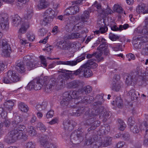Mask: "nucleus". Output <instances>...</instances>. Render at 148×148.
Wrapping results in <instances>:
<instances>
[{
	"label": "nucleus",
	"instance_id": "c03bdc74",
	"mask_svg": "<svg viewBox=\"0 0 148 148\" xmlns=\"http://www.w3.org/2000/svg\"><path fill=\"white\" fill-rule=\"evenodd\" d=\"M72 15L76 14L79 11V8L77 5L70 7Z\"/></svg>",
	"mask_w": 148,
	"mask_h": 148
},
{
	"label": "nucleus",
	"instance_id": "b1692460",
	"mask_svg": "<svg viewBox=\"0 0 148 148\" xmlns=\"http://www.w3.org/2000/svg\"><path fill=\"white\" fill-rule=\"evenodd\" d=\"M33 12L32 7L31 6L28 7L27 13L24 16L25 19L27 20L30 19L32 16Z\"/></svg>",
	"mask_w": 148,
	"mask_h": 148
},
{
	"label": "nucleus",
	"instance_id": "a18cd8bd",
	"mask_svg": "<svg viewBox=\"0 0 148 148\" xmlns=\"http://www.w3.org/2000/svg\"><path fill=\"white\" fill-rule=\"evenodd\" d=\"M29 1V0H16V5L19 8H21L24 4Z\"/></svg>",
	"mask_w": 148,
	"mask_h": 148
},
{
	"label": "nucleus",
	"instance_id": "7ed1b4c3",
	"mask_svg": "<svg viewBox=\"0 0 148 148\" xmlns=\"http://www.w3.org/2000/svg\"><path fill=\"white\" fill-rule=\"evenodd\" d=\"M69 71L61 69L58 71V73H61L62 74L59 76V81L56 86V90H58L62 88L65 80L68 79L72 76L71 73Z\"/></svg>",
	"mask_w": 148,
	"mask_h": 148
},
{
	"label": "nucleus",
	"instance_id": "4c0bfd02",
	"mask_svg": "<svg viewBox=\"0 0 148 148\" xmlns=\"http://www.w3.org/2000/svg\"><path fill=\"white\" fill-rule=\"evenodd\" d=\"M89 12L87 11L84 12L83 14L81 16V20L84 22H86L89 17Z\"/></svg>",
	"mask_w": 148,
	"mask_h": 148
},
{
	"label": "nucleus",
	"instance_id": "ea45409f",
	"mask_svg": "<svg viewBox=\"0 0 148 148\" xmlns=\"http://www.w3.org/2000/svg\"><path fill=\"white\" fill-rule=\"evenodd\" d=\"M101 12L100 13L101 16L103 15V16L102 17L106 16L107 15L111 13L112 10L109 8H108L107 9L104 10H101Z\"/></svg>",
	"mask_w": 148,
	"mask_h": 148
},
{
	"label": "nucleus",
	"instance_id": "5fc2aeb1",
	"mask_svg": "<svg viewBox=\"0 0 148 148\" xmlns=\"http://www.w3.org/2000/svg\"><path fill=\"white\" fill-rule=\"evenodd\" d=\"M46 137H41L40 140V145L43 147L45 146L46 143Z\"/></svg>",
	"mask_w": 148,
	"mask_h": 148
},
{
	"label": "nucleus",
	"instance_id": "6e6552de",
	"mask_svg": "<svg viewBox=\"0 0 148 148\" xmlns=\"http://www.w3.org/2000/svg\"><path fill=\"white\" fill-rule=\"evenodd\" d=\"M85 53L82 54L80 56H78L75 60L61 61H59L56 62L58 64H63L71 66H74L76 65L78 62H80L85 58Z\"/></svg>",
	"mask_w": 148,
	"mask_h": 148
},
{
	"label": "nucleus",
	"instance_id": "79ce46f5",
	"mask_svg": "<svg viewBox=\"0 0 148 148\" xmlns=\"http://www.w3.org/2000/svg\"><path fill=\"white\" fill-rule=\"evenodd\" d=\"M67 38L69 39H73L80 38V35L78 33H72L71 34L67 36Z\"/></svg>",
	"mask_w": 148,
	"mask_h": 148
},
{
	"label": "nucleus",
	"instance_id": "680f3d73",
	"mask_svg": "<svg viewBox=\"0 0 148 148\" xmlns=\"http://www.w3.org/2000/svg\"><path fill=\"white\" fill-rule=\"evenodd\" d=\"M94 59L92 58L89 60H88L87 62L86 63L83 65H85V66L89 67L90 65H91L95 62H94Z\"/></svg>",
	"mask_w": 148,
	"mask_h": 148
},
{
	"label": "nucleus",
	"instance_id": "a19ab883",
	"mask_svg": "<svg viewBox=\"0 0 148 148\" xmlns=\"http://www.w3.org/2000/svg\"><path fill=\"white\" fill-rule=\"evenodd\" d=\"M145 8L144 7H143L142 5H138L137 7L136 11L138 13H142L143 14L145 13H148V10H145Z\"/></svg>",
	"mask_w": 148,
	"mask_h": 148
},
{
	"label": "nucleus",
	"instance_id": "c85d7f7f",
	"mask_svg": "<svg viewBox=\"0 0 148 148\" xmlns=\"http://www.w3.org/2000/svg\"><path fill=\"white\" fill-rule=\"evenodd\" d=\"M14 105V103L12 101L10 100L5 102L3 104L5 107L10 112L12 109V107Z\"/></svg>",
	"mask_w": 148,
	"mask_h": 148
},
{
	"label": "nucleus",
	"instance_id": "20e7f679",
	"mask_svg": "<svg viewBox=\"0 0 148 148\" xmlns=\"http://www.w3.org/2000/svg\"><path fill=\"white\" fill-rule=\"evenodd\" d=\"M89 67L85 66V65L81 66L79 68L75 71H69L72 75L74 74L78 75L79 77H89L92 75V73Z\"/></svg>",
	"mask_w": 148,
	"mask_h": 148
},
{
	"label": "nucleus",
	"instance_id": "f704fd0d",
	"mask_svg": "<svg viewBox=\"0 0 148 148\" xmlns=\"http://www.w3.org/2000/svg\"><path fill=\"white\" fill-rule=\"evenodd\" d=\"M133 40L134 46L135 48L137 49H141L142 46L143 45V44H142L138 39L135 40L133 39Z\"/></svg>",
	"mask_w": 148,
	"mask_h": 148
},
{
	"label": "nucleus",
	"instance_id": "6e6d98bb",
	"mask_svg": "<svg viewBox=\"0 0 148 148\" xmlns=\"http://www.w3.org/2000/svg\"><path fill=\"white\" fill-rule=\"evenodd\" d=\"M120 37L119 36L115 35L110 33L109 35V38L112 41H115L118 39Z\"/></svg>",
	"mask_w": 148,
	"mask_h": 148
},
{
	"label": "nucleus",
	"instance_id": "4468645a",
	"mask_svg": "<svg viewBox=\"0 0 148 148\" xmlns=\"http://www.w3.org/2000/svg\"><path fill=\"white\" fill-rule=\"evenodd\" d=\"M125 78V82L127 85H130L133 83V85L135 84L138 79L133 74H126L124 75Z\"/></svg>",
	"mask_w": 148,
	"mask_h": 148
},
{
	"label": "nucleus",
	"instance_id": "cd10ccee",
	"mask_svg": "<svg viewBox=\"0 0 148 148\" xmlns=\"http://www.w3.org/2000/svg\"><path fill=\"white\" fill-rule=\"evenodd\" d=\"M97 52L93 53V54L96 58L98 62H99L103 60V58L101 56L103 54V52L101 51L97 50Z\"/></svg>",
	"mask_w": 148,
	"mask_h": 148
},
{
	"label": "nucleus",
	"instance_id": "5701e85b",
	"mask_svg": "<svg viewBox=\"0 0 148 148\" xmlns=\"http://www.w3.org/2000/svg\"><path fill=\"white\" fill-rule=\"evenodd\" d=\"M105 39L102 38L100 42V45L97 48V50L102 51L108 48V43L105 42Z\"/></svg>",
	"mask_w": 148,
	"mask_h": 148
},
{
	"label": "nucleus",
	"instance_id": "4d7b16f0",
	"mask_svg": "<svg viewBox=\"0 0 148 148\" xmlns=\"http://www.w3.org/2000/svg\"><path fill=\"white\" fill-rule=\"evenodd\" d=\"M95 140L94 138H92L91 137H89L85 141V144L88 145H90L93 143Z\"/></svg>",
	"mask_w": 148,
	"mask_h": 148
},
{
	"label": "nucleus",
	"instance_id": "338daca9",
	"mask_svg": "<svg viewBox=\"0 0 148 148\" xmlns=\"http://www.w3.org/2000/svg\"><path fill=\"white\" fill-rule=\"evenodd\" d=\"M27 37L29 41H33L35 39V36L32 34H28L27 35Z\"/></svg>",
	"mask_w": 148,
	"mask_h": 148
},
{
	"label": "nucleus",
	"instance_id": "c756f323",
	"mask_svg": "<svg viewBox=\"0 0 148 148\" xmlns=\"http://www.w3.org/2000/svg\"><path fill=\"white\" fill-rule=\"evenodd\" d=\"M92 111L89 110V111H86L84 117H85L86 116L87 117L89 118L87 120L86 123L88 125H92L93 124L94 122L96 120V118H95V117H90L89 116L88 114H86V113L87 112H90V111Z\"/></svg>",
	"mask_w": 148,
	"mask_h": 148
},
{
	"label": "nucleus",
	"instance_id": "bf43d9fd",
	"mask_svg": "<svg viewBox=\"0 0 148 148\" xmlns=\"http://www.w3.org/2000/svg\"><path fill=\"white\" fill-rule=\"evenodd\" d=\"M78 104L79 103H82L87 104V103H90L91 101L90 100H88V97H85L84 98L81 100L78 101Z\"/></svg>",
	"mask_w": 148,
	"mask_h": 148
},
{
	"label": "nucleus",
	"instance_id": "864d4df0",
	"mask_svg": "<svg viewBox=\"0 0 148 148\" xmlns=\"http://www.w3.org/2000/svg\"><path fill=\"white\" fill-rule=\"evenodd\" d=\"M141 53L144 55H148V44L145 45V46L143 48Z\"/></svg>",
	"mask_w": 148,
	"mask_h": 148
},
{
	"label": "nucleus",
	"instance_id": "e433bc0d",
	"mask_svg": "<svg viewBox=\"0 0 148 148\" xmlns=\"http://www.w3.org/2000/svg\"><path fill=\"white\" fill-rule=\"evenodd\" d=\"M140 125L137 124L136 125L131 126L130 127V129L131 131L134 133H138L140 130Z\"/></svg>",
	"mask_w": 148,
	"mask_h": 148
},
{
	"label": "nucleus",
	"instance_id": "69168bd1",
	"mask_svg": "<svg viewBox=\"0 0 148 148\" xmlns=\"http://www.w3.org/2000/svg\"><path fill=\"white\" fill-rule=\"evenodd\" d=\"M100 123V122L99 121L96 120V119L93 124L92 125V129H95L96 127L99 125Z\"/></svg>",
	"mask_w": 148,
	"mask_h": 148
},
{
	"label": "nucleus",
	"instance_id": "a211bd4d",
	"mask_svg": "<svg viewBox=\"0 0 148 148\" xmlns=\"http://www.w3.org/2000/svg\"><path fill=\"white\" fill-rule=\"evenodd\" d=\"M122 83L115 80L114 81L112 84L111 88L113 90L117 92L121 88Z\"/></svg>",
	"mask_w": 148,
	"mask_h": 148
},
{
	"label": "nucleus",
	"instance_id": "2eb2a0df",
	"mask_svg": "<svg viewBox=\"0 0 148 148\" xmlns=\"http://www.w3.org/2000/svg\"><path fill=\"white\" fill-rule=\"evenodd\" d=\"M144 22L145 23V26L143 28L138 27L135 29L134 33L136 35L138 32L148 34V17L145 18Z\"/></svg>",
	"mask_w": 148,
	"mask_h": 148
},
{
	"label": "nucleus",
	"instance_id": "0e129e2a",
	"mask_svg": "<svg viewBox=\"0 0 148 148\" xmlns=\"http://www.w3.org/2000/svg\"><path fill=\"white\" fill-rule=\"evenodd\" d=\"M145 140L144 141V144L145 145H148V129L146 130L145 131Z\"/></svg>",
	"mask_w": 148,
	"mask_h": 148
},
{
	"label": "nucleus",
	"instance_id": "f257e3e1",
	"mask_svg": "<svg viewBox=\"0 0 148 148\" xmlns=\"http://www.w3.org/2000/svg\"><path fill=\"white\" fill-rule=\"evenodd\" d=\"M12 128L13 130L9 133L8 136L5 139V141L6 143H11L17 140L22 139L25 141L27 139L28 136L22 132L25 129V126L18 123L16 127L12 126Z\"/></svg>",
	"mask_w": 148,
	"mask_h": 148
},
{
	"label": "nucleus",
	"instance_id": "f3484780",
	"mask_svg": "<svg viewBox=\"0 0 148 148\" xmlns=\"http://www.w3.org/2000/svg\"><path fill=\"white\" fill-rule=\"evenodd\" d=\"M15 67L16 70L20 73H24L25 71V65L20 61L18 60L16 62Z\"/></svg>",
	"mask_w": 148,
	"mask_h": 148
},
{
	"label": "nucleus",
	"instance_id": "37998d69",
	"mask_svg": "<svg viewBox=\"0 0 148 148\" xmlns=\"http://www.w3.org/2000/svg\"><path fill=\"white\" fill-rule=\"evenodd\" d=\"M137 93H138V92H137ZM128 94L131 97L132 100H134L135 99H137L138 97L136 95V92L135 91V90L133 89L131 90L129 92Z\"/></svg>",
	"mask_w": 148,
	"mask_h": 148
},
{
	"label": "nucleus",
	"instance_id": "0eeeda50",
	"mask_svg": "<svg viewBox=\"0 0 148 148\" xmlns=\"http://www.w3.org/2000/svg\"><path fill=\"white\" fill-rule=\"evenodd\" d=\"M84 134L79 130L73 132L71 136V140L74 144H78L82 141L84 139Z\"/></svg>",
	"mask_w": 148,
	"mask_h": 148
},
{
	"label": "nucleus",
	"instance_id": "9b49d317",
	"mask_svg": "<svg viewBox=\"0 0 148 148\" xmlns=\"http://www.w3.org/2000/svg\"><path fill=\"white\" fill-rule=\"evenodd\" d=\"M133 34V39H138L142 44L146 43L148 41V34L138 32L136 35L135 34L134 31Z\"/></svg>",
	"mask_w": 148,
	"mask_h": 148
},
{
	"label": "nucleus",
	"instance_id": "7c9ffc66",
	"mask_svg": "<svg viewBox=\"0 0 148 148\" xmlns=\"http://www.w3.org/2000/svg\"><path fill=\"white\" fill-rule=\"evenodd\" d=\"M7 109L5 106L3 105L0 107V115L3 119H5L7 117V112H8Z\"/></svg>",
	"mask_w": 148,
	"mask_h": 148
},
{
	"label": "nucleus",
	"instance_id": "49530a36",
	"mask_svg": "<svg viewBox=\"0 0 148 148\" xmlns=\"http://www.w3.org/2000/svg\"><path fill=\"white\" fill-rule=\"evenodd\" d=\"M115 101L116 105L119 108H121L122 107L123 103V101L121 97H117Z\"/></svg>",
	"mask_w": 148,
	"mask_h": 148
},
{
	"label": "nucleus",
	"instance_id": "e2e57ef3",
	"mask_svg": "<svg viewBox=\"0 0 148 148\" xmlns=\"http://www.w3.org/2000/svg\"><path fill=\"white\" fill-rule=\"evenodd\" d=\"M35 146V143L32 141L28 142L25 145L26 148H34Z\"/></svg>",
	"mask_w": 148,
	"mask_h": 148
},
{
	"label": "nucleus",
	"instance_id": "aec40b11",
	"mask_svg": "<svg viewBox=\"0 0 148 148\" xmlns=\"http://www.w3.org/2000/svg\"><path fill=\"white\" fill-rule=\"evenodd\" d=\"M80 82L78 80H74L68 84V88L75 89L78 88L80 85Z\"/></svg>",
	"mask_w": 148,
	"mask_h": 148
},
{
	"label": "nucleus",
	"instance_id": "8fccbe9b",
	"mask_svg": "<svg viewBox=\"0 0 148 148\" xmlns=\"http://www.w3.org/2000/svg\"><path fill=\"white\" fill-rule=\"evenodd\" d=\"M38 6L39 9H42L46 7L45 0H40V3L38 4Z\"/></svg>",
	"mask_w": 148,
	"mask_h": 148
},
{
	"label": "nucleus",
	"instance_id": "72a5a7b5",
	"mask_svg": "<svg viewBox=\"0 0 148 148\" xmlns=\"http://www.w3.org/2000/svg\"><path fill=\"white\" fill-rule=\"evenodd\" d=\"M47 11V13L49 15L48 17V21L49 22L52 21L54 17L55 12L54 10L51 9H48Z\"/></svg>",
	"mask_w": 148,
	"mask_h": 148
},
{
	"label": "nucleus",
	"instance_id": "f8f14e48",
	"mask_svg": "<svg viewBox=\"0 0 148 148\" xmlns=\"http://www.w3.org/2000/svg\"><path fill=\"white\" fill-rule=\"evenodd\" d=\"M7 77L9 78L12 82H16L21 80V77L14 71H9L7 73Z\"/></svg>",
	"mask_w": 148,
	"mask_h": 148
},
{
	"label": "nucleus",
	"instance_id": "9d476101",
	"mask_svg": "<svg viewBox=\"0 0 148 148\" xmlns=\"http://www.w3.org/2000/svg\"><path fill=\"white\" fill-rule=\"evenodd\" d=\"M66 92H69V99H74L75 103L76 104H77L78 103V100H80L81 98V95L82 94L81 92L80 91V90L79 89L78 90H73V91L71 93V91H68Z\"/></svg>",
	"mask_w": 148,
	"mask_h": 148
},
{
	"label": "nucleus",
	"instance_id": "13d9d810",
	"mask_svg": "<svg viewBox=\"0 0 148 148\" xmlns=\"http://www.w3.org/2000/svg\"><path fill=\"white\" fill-rule=\"evenodd\" d=\"M84 108L82 109H79L76 111V112H73V115L76 116H79L81 114H82L84 112Z\"/></svg>",
	"mask_w": 148,
	"mask_h": 148
},
{
	"label": "nucleus",
	"instance_id": "393cba45",
	"mask_svg": "<svg viewBox=\"0 0 148 148\" xmlns=\"http://www.w3.org/2000/svg\"><path fill=\"white\" fill-rule=\"evenodd\" d=\"M18 108L22 112H27L29 110V108L24 103L19 102L18 104Z\"/></svg>",
	"mask_w": 148,
	"mask_h": 148
},
{
	"label": "nucleus",
	"instance_id": "de8ad7c7",
	"mask_svg": "<svg viewBox=\"0 0 148 148\" xmlns=\"http://www.w3.org/2000/svg\"><path fill=\"white\" fill-rule=\"evenodd\" d=\"M9 50V49H8V50H5V49L3 50L1 53L2 56L4 57H9L11 52V50Z\"/></svg>",
	"mask_w": 148,
	"mask_h": 148
},
{
	"label": "nucleus",
	"instance_id": "774afa93",
	"mask_svg": "<svg viewBox=\"0 0 148 148\" xmlns=\"http://www.w3.org/2000/svg\"><path fill=\"white\" fill-rule=\"evenodd\" d=\"M130 135L128 132L123 134L122 135V137L125 140H129L130 138Z\"/></svg>",
	"mask_w": 148,
	"mask_h": 148
},
{
	"label": "nucleus",
	"instance_id": "3c124183",
	"mask_svg": "<svg viewBox=\"0 0 148 148\" xmlns=\"http://www.w3.org/2000/svg\"><path fill=\"white\" fill-rule=\"evenodd\" d=\"M36 127L39 128L42 132H45L46 130L45 126L41 122L38 123L36 125Z\"/></svg>",
	"mask_w": 148,
	"mask_h": 148
},
{
	"label": "nucleus",
	"instance_id": "58836bf2",
	"mask_svg": "<svg viewBox=\"0 0 148 148\" xmlns=\"http://www.w3.org/2000/svg\"><path fill=\"white\" fill-rule=\"evenodd\" d=\"M99 27H100L99 30L95 31L94 32L95 34H98L99 32L101 33H104L106 32L108 30V28L106 26L102 25Z\"/></svg>",
	"mask_w": 148,
	"mask_h": 148
},
{
	"label": "nucleus",
	"instance_id": "f03ea898",
	"mask_svg": "<svg viewBox=\"0 0 148 148\" xmlns=\"http://www.w3.org/2000/svg\"><path fill=\"white\" fill-rule=\"evenodd\" d=\"M46 77H43L42 76H41V77H37L29 83L26 88L29 90H40L43 87L45 89L46 87Z\"/></svg>",
	"mask_w": 148,
	"mask_h": 148
},
{
	"label": "nucleus",
	"instance_id": "412c9836",
	"mask_svg": "<svg viewBox=\"0 0 148 148\" xmlns=\"http://www.w3.org/2000/svg\"><path fill=\"white\" fill-rule=\"evenodd\" d=\"M21 19L18 15H15L12 18V23L15 26L18 27L21 25Z\"/></svg>",
	"mask_w": 148,
	"mask_h": 148
},
{
	"label": "nucleus",
	"instance_id": "ddd939ff",
	"mask_svg": "<svg viewBox=\"0 0 148 148\" xmlns=\"http://www.w3.org/2000/svg\"><path fill=\"white\" fill-rule=\"evenodd\" d=\"M69 92H64L63 94V98L61 102L60 103L61 106L65 108L72 107V106H71L70 104H69L70 103V101H71V99H69ZM73 106L75 107L74 105H73Z\"/></svg>",
	"mask_w": 148,
	"mask_h": 148
},
{
	"label": "nucleus",
	"instance_id": "052dcab7",
	"mask_svg": "<svg viewBox=\"0 0 148 148\" xmlns=\"http://www.w3.org/2000/svg\"><path fill=\"white\" fill-rule=\"evenodd\" d=\"M56 80V79L54 78H52L50 79L49 81V83L48 84V85L50 86H49V89H50L51 88L52 86L54 85L55 84Z\"/></svg>",
	"mask_w": 148,
	"mask_h": 148
},
{
	"label": "nucleus",
	"instance_id": "dca6fc26",
	"mask_svg": "<svg viewBox=\"0 0 148 148\" xmlns=\"http://www.w3.org/2000/svg\"><path fill=\"white\" fill-rule=\"evenodd\" d=\"M29 27V24L27 22H23L21 27L19 29L18 32V37L19 39L22 38V35L26 32L27 29Z\"/></svg>",
	"mask_w": 148,
	"mask_h": 148
},
{
	"label": "nucleus",
	"instance_id": "09e8293b",
	"mask_svg": "<svg viewBox=\"0 0 148 148\" xmlns=\"http://www.w3.org/2000/svg\"><path fill=\"white\" fill-rule=\"evenodd\" d=\"M113 9L114 12L119 13H122L123 11L122 7L117 4H116L114 5Z\"/></svg>",
	"mask_w": 148,
	"mask_h": 148
},
{
	"label": "nucleus",
	"instance_id": "2f4dec72",
	"mask_svg": "<svg viewBox=\"0 0 148 148\" xmlns=\"http://www.w3.org/2000/svg\"><path fill=\"white\" fill-rule=\"evenodd\" d=\"M112 138L110 137L106 138L105 141L103 143H101L99 145H96L99 147V146H102L103 147H106L110 145L111 144L112 141Z\"/></svg>",
	"mask_w": 148,
	"mask_h": 148
},
{
	"label": "nucleus",
	"instance_id": "bb28decb",
	"mask_svg": "<svg viewBox=\"0 0 148 148\" xmlns=\"http://www.w3.org/2000/svg\"><path fill=\"white\" fill-rule=\"evenodd\" d=\"M39 64L38 62L34 61V62L29 61L27 62L26 66L29 70H31L34 67H36L39 66Z\"/></svg>",
	"mask_w": 148,
	"mask_h": 148
},
{
	"label": "nucleus",
	"instance_id": "473e14b6",
	"mask_svg": "<svg viewBox=\"0 0 148 148\" xmlns=\"http://www.w3.org/2000/svg\"><path fill=\"white\" fill-rule=\"evenodd\" d=\"M22 118L17 115V116H16L14 121H13L12 122V125L13 126L16 127L17 125V124L19 123L22 122Z\"/></svg>",
	"mask_w": 148,
	"mask_h": 148
},
{
	"label": "nucleus",
	"instance_id": "6ab92c4d",
	"mask_svg": "<svg viewBox=\"0 0 148 148\" xmlns=\"http://www.w3.org/2000/svg\"><path fill=\"white\" fill-rule=\"evenodd\" d=\"M63 125L64 128L65 130L71 131L73 129V126L71 124V121L68 119L64 121Z\"/></svg>",
	"mask_w": 148,
	"mask_h": 148
},
{
	"label": "nucleus",
	"instance_id": "423d86ee",
	"mask_svg": "<svg viewBox=\"0 0 148 148\" xmlns=\"http://www.w3.org/2000/svg\"><path fill=\"white\" fill-rule=\"evenodd\" d=\"M56 45L61 49L68 50L70 52H72L74 51V48L76 46L74 43L65 40H62L57 42Z\"/></svg>",
	"mask_w": 148,
	"mask_h": 148
},
{
	"label": "nucleus",
	"instance_id": "1a4fd4ad",
	"mask_svg": "<svg viewBox=\"0 0 148 148\" xmlns=\"http://www.w3.org/2000/svg\"><path fill=\"white\" fill-rule=\"evenodd\" d=\"M8 17L7 14L2 13L0 14V27L5 30L9 28Z\"/></svg>",
	"mask_w": 148,
	"mask_h": 148
},
{
	"label": "nucleus",
	"instance_id": "c9c22d12",
	"mask_svg": "<svg viewBox=\"0 0 148 148\" xmlns=\"http://www.w3.org/2000/svg\"><path fill=\"white\" fill-rule=\"evenodd\" d=\"M40 59V65H41V66L45 68L46 67V57L43 55H40L38 57Z\"/></svg>",
	"mask_w": 148,
	"mask_h": 148
},
{
	"label": "nucleus",
	"instance_id": "4be33fe9",
	"mask_svg": "<svg viewBox=\"0 0 148 148\" xmlns=\"http://www.w3.org/2000/svg\"><path fill=\"white\" fill-rule=\"evenodd\" d=\"M79 89L82 95L87 94L92 91V88L89 85L85 86Z\"/></svg>",
	"mask_w": 148,
	"mask_h": 148
},
{
	"label": "nucleus",
	"instance_id": "a878e982",
	"mask_svg": "<svg viewBox=\"0 0 148 148\" xmlns=\"http://www.w3.org/2000/svg\"><path fill=\"white\" fill-rule=\"evenodd\" d=\"M0 46H1L3 48V50L5 49L8 50V49L9 50H11L10 45L7 42L4 40H2L0 41Z\"/></svg>",
	"mask_w": 148,
	"mask_h": 148
},
{
	"label": "nucleus",
	"instance_id": "39448f33",
	"mask_svg": "<svg viewBox=\"0 0 148 148\" xmlns=\"http://www.w3.org/2000/svg\"><path fill=\"white\" fill-rule=\"evenodd\" d=\"M109 112L107 111L103 107H101L96 109L93 110L92 111L89 112H87L86 114H88L90 117H95L99 114L100 116L103 117L105 119H107L110 116Z\"/></svg>",
	"mask_w": 148,
	"mask_h": 148
},
{
	"label": "nucleus",
	"instance_id": "603ef678",
	"mask_svg": "<svg viewBox=\"0 0 148 148\" xmlns=\"http://www.w3.org/2000/svg\"><path fill=\"white\" fill-rule=\"evenodd\" d=\"M45 102H43L41 104H37L36 106V110L38 111L45 109Z\"/></svg>",
	"mask_w": 148,
	"mask_h": 148
}]
</instances>
